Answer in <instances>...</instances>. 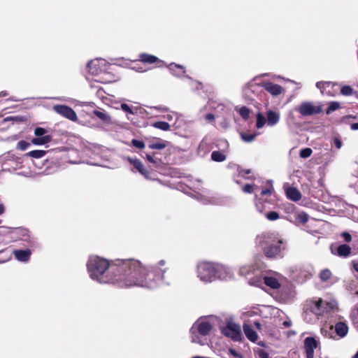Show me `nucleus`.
<instances>
[{"label": "nucleus", "instance_id": "4", "mask_svg": "<svg viewBox=\"0 0 358 358\" xmlns=\"http://www.w3.org/2000/svg\"><path fill=\"white\" fill-rule=\"evenodd\" d=\"M221 332L234 341H239L242 339L241 326L236 323L232 317L226 320L225 325L221 328Z\"/></svg>", "mask_w": 358, "mask_h": 358}, {"label": "nucleus", "instance_id": "41", "mask_svg": "<svg viewBox=\"0 0 358 358\" xmlns=\"http://www.w3.org/2000/svg\"><path fill=\"white\" fill-rule=\"evenodd\" d=\"M205 120L208 122L209 124L214 125L215 124V115L213 113H207L204 116Z\"/></svg>", "mask_w": 358, "mask_h": 358}, {"label": "nucleus", "instance_id": "52", "mask_svg": "<svg viewBox=\"0 0 358 358\" xmlns=\"http://www.w3.org/2000/svg\"><path fill=\"white\" fill-rule=\"evenodd\" d=\"M271 190L272 189L271 188H267V189H263L261 192V194L262 196H266V195H268V194H271Z\"/></svg>", "mask_w": 358, "mask_h": 358}, {"label": "nucleus", "instance_id": "60", "mask_svg": "<svg viewBox=\"0 0 358 358\" xmlns=\"http://www.w3.org/2000/svg\"><path fill=\"white\" fill-rule=\"evenodd\" d=\"M135 69L138 72H145L146 71V69H145L142 67H138V68H135Z\"/></svg>", "mask_w": 358, "mask_h": 358}, {"label": "nucleus", "instance_id": "25", "mask_svg": "<svg viewBox=\"0 0 358 358\" xmlns=\"http://www.w3.org/2000/svg\"><path fill=\"white\" fill-rule=\"evenodd\" d=\"M206 108L210 110H216L219 108H221L222 110L224 106L220 103H218L216 100L213 99V98H211L208 99Z\"/></svg>", "mask_w": 358, "mask_h": 358}, {"label": "nucleus", "instance_id": "11", "mask_svg": "<svg viewBox=\"0 0 358 358\" xmlns=\"http://www.w3.org/2000/svg\"><path fill=\"white\" fill-rule=\"evenodd\" d=\"M106 62L101 59H96L88 62L87 68L89 73L97 75L106 69Z\"/></svg>", "mask_w": 358, "mask_h": 358}, {"label": "nucleus", "instance_id": "18", "mask_svg": "<svg viewBox=\"0 0 358 358\" xmlns=\"http://www.w3.org/2000/svg\"><path fill=\"white\" fill-rule=\"evenodd\" d=\"M169 69L171 74L176 77H182L185 74V68L180 64L171 63L169 66Z\"/></svg>", "mask_w": 358, "mask_h": 358}, {"label": "nucleus", "instance_id": "54", "mask_svg": "<svg viewBox=\"0 0 358 358\" xmlns=\"http://www.w3.org/2000/svg\"><path fill=\"white\" fill-rule=\"evenodd\" d=\"M282 324L285 327H289L292 325V322L289 320H285L283 322Z\"/></svg>", "mask_w": 358, "mask_h": 358}, {"label": "nucleus", "instance_id": "34", "mask_svg": "<svg viewBox=\"0 0 358 358\" xmlns=\"http://www.w3.org/2000/svg\"><path fill=\"white\" fill-rule=\"evenodd\" d=\"M331 276V272L329 269H324L320 272V277L321 280L327 281L330 279Z\"/></svg>", "mask_w": 358, "mask_h": 358}, {"label": "nucleus", "instance_id": "42", "mask_svg": "<svg viewBox=\"0 0 358 358\" xmlns=\"http://www.w3.org/2000/svg\"><path fill=\"white\" fill-rule=\"evenodd\" d=\"M297 220L299 222H301L303 224H305L308 222V215L305 213H301L300 214L298 215L297 216Z\"/></svg>", "mask_w": 358, "mask_h": 358}, {"label": "nucleus", "instance_id": "51", "mask_svg": "<svg viewBox=\"0 0 358 358\" xmlns=\"http://www.w3.org/2000/svg\"><path fill=\"white\" fill-rule=\"evenodd\" d=\"M341 236L344 238L346 242H350L352 241V236L348 232H343Z\"/></svg>", "mask_w": 358, "mask_h": 358}, {"label": "nucleus", "instance_id": "57", "mask_svg": "<svg viewBox=\"0 0 358 358\" xmlns=\"http://www.w3.org/2000/svg\"><path fill=\"white\" fill-rule=\"evenodd\" d=\"M250 173V169H245V170H243L242 171L240 172V174L241 176H244L245 174H249Z\"/></svg>", "mask_w": 358, "mask_h": 358}, {"label": "nucleus", "instance_id": "14", "mask_svg": "<svg viewBox=\"0 0 358 358\" xmlns=\"http://www.w3.org/2000/svg\"><path fill=\"white\" fill-rule=\"evenodd\" d=\"M201 318H199L193 324L190 329L192 342L201 343Z\"/></svg>", "mask_w": 358, "mask_h": 358}, {"label": "nucleus", "instance_id": "17", "mask_svg": "<svg viewBox=\"0 0 358 358\" xmlns=\"http://www.w3.org/2000/svg\"><path fill=\"white\" fill-rule=\"evenodd\" d=\"M331 250L333 254L336 255L341 257H347L351 253V248L346 244H342L339 245L336 248V252L334 250L332 247L331 248Z\"/></svg>", "mask_w": 358, "mask_h": 358}, {"label": "nucleus", "instance_id": "26", "mask_svg": "<svg viewBox=\"0 0 358 358\" xmlns=\"http://www.w3.org/2000/svg\"><path fill=\"white\" fill-rule=\"evenodd\" d=\"M211 159L214 162H222L226 159V155L220 151H213L211 154Z\"/></svg>", "mask_w": 358, "mask_h": 358}, {"label": "nucleus", "instance_id": "39", "mask_svg": "<svg viewBox=\"0 0 358 358\" xmlns=\"http://www.w3.org/2000/svg\"><path fill=\"white\" fill-rule=\"evenodd\" d=\"M313 151L310 148H303L302 150H301L300 151V157L301 158H308L309 157L311 154H312Z\"/></svg>", "mask_w": 358, "mask_h": 358}, {"label": "nucleus", "instance_id": "20", "mask_svg": "<svg viewBox=\"0 0 358 358\" xmlns=\"http://www.w3.org/2000/svg\"><path fill=\"white\" fill-rule=\"evenodd\" d=\"M286 195L289 199L293 201H298L301 199V192L298 189L293 187H289L286 189Z\"/></svg>", "mask_w": 358, "mask_h": 358}, {"label": "nucleus", "instance_id": "46", "mask_svg": "<svg viewBox=\"0 0 358 358\" xmlns=\"http://www.w3.org/2000/svg\"><path fill=\"white\" fill-rule=\"evenodd\" d=\"M257 355L259 358H269L268 354L264 350L259 349L257 351Z\"/></svg>", "mask_w": 358, "mask_h": 358}, {"label": "nucleus", "instance_id": "44", "mask_svg": "<svg viewBox=\"0 0 358 358\" xmlns=\"http://www.w3.org/2000/svg\"><path fill=\"white\" fill-rule=\"evenodd\" d=\"M131 143H132V145L134 146H135L136 148H137L143 149V148H145V143L142 141H139V140H136V139H133Z\"/></svg>", "mask_w": 358, "mask_h": 358}, {"label": "nucleus", "instance_id": "64", "mask_svg": "<svg viewBox=\"0 0 358 358\" xmlns=\"http://www.w3.org/2000/svg\"><path fill=\"white\" fill-rule=\"evenodd\" d=\"M352 358H358V351L356 352V354L354 355Z\"/></svg>", "mask_w": 358, "mask_h": 358}, {"label": "nucleus", "instance_id": "12", "mask_svg": "<svg viewBox=\"0 0 358 358\" xmlns=\"http://www.w3.org/2000/svg\"><path fill=\"white\" fill-rule=\"evenodd\" d=\"M259 85L273 96H277L284 92L282 86L269 81L262 82Z\"/></svg>", "mask_w": 358, "mask_h": 358}, {"label": "nucleus", "instance_id": "55", "mask_svg": "<svg viewBox=\"0 0 358 358\" xmlns=\"http://www.w3.org/2000/svg\"><path fill=\"white\" fill-rule=\"evenodd\" d=\"M229 352L230 353L235 357H239V354L235 350H233V349H230L229 350Z\"/></svg>", "mask_w": 358, "mask_h": 358}, {"label": "nucleus", "instance_id": "35", "mask_svg": "<svg viewBox=\"0 0 358 358\" xmlns=\"http://www.w3.org/2000/svg\"><path fill=\"white\" fill-rule=\"evenodd\" d=\"M250 110L245 106H243L239 110L240 115L244 119L248 120L250 116Z\"/></svg>", "mask_w": 358, "mask_h": 358}, {"label": "nucleus", "instance_id": "24", "mask_svg": "<svg viewBox=\"0 0 358 358\" xmlns=\"http://www.w3.org/2000/svg\"><path fill=\"white\" fill-rule=\"evenodd\" d=\"M94 114L99 117L100 120H103L106 123H110L111 118L110 116L103 110H96L94 111Z\"/></svg>", "mask_w": 358, "mask_h": 358}, {"label": "nucleus", "instance_id": "48", "mask_svg": "<svg viewBox=\"0 0 358 358\" xmlns=\"http://www.w3.org/2000/svg\"><path fill=\"white\" fill-rule=\"evenodd\" d=\"M255 206H256L257 210L259 213H263V211L264 210V206L262 202L261 201V199H259V201H257L255 202Z\"/></svg>", "mask_w": 358, "mask_h": 358}, {"label": "nucleus", "instance_id": "1", "mask_svg": "<svg viewBox=\"0 0 358 358\" xmlns=\"http://www.w3.org/2000/svg\"><path fill=\"white\" fill-rule=\"evenodd\" d=\"M165 261L161 260L157 267L151 270L136 259L122 260L118 266H110L108 261L99 257H90L87 266L92 279L100 283H111L120 287L133 286L152 289L164 280L166 269H161Z\"/></svg>", "mask_w": 358, "mask_h": 358}, {"label": "nucleus", "instance_id": "7", "mask_svg": "<svg viewBox=\"0 0 358 358\" xmlns=\"http://www.w3.org/2000/svg\"><path fill=\"white\" fill-rule=\"evenodd\" d=\"M264 284L273 289H277L280 287L284 278L278 273H273L266 275L263 278Z\"/></svg>", "mask_w": 358, "mask_h": 358}, {"label": "nucleus", "instance_id": "43", "mask_svg": "<svg viewBox=\"0 0 358 358\" xmlns=\"http://www.w3.org/2000/svg\"><path fill=\"white\" fill-rule=\"evenodd\" d=\"M30 145L29 143L25 141H20L17 143V148L20 150H25Z\"/></svg>", "mask_w": 358, "mask_h": 358}, {"label": "nucleus", "instance_id": "53", "mask_svg": "<svg viewBox=\"0 0 358 358\" xmlns=\"http://www.w3.org/2000/svg\"><path fill=\"white\" fill-rule=\"evenodd\" d=\"M356 119V117L354 116V115H346V116H344L342 120H341V122H345V120L347 119Z\"/></svg>", "mask_w": 358, "mask_h": 358}, {"label": "nucleus", "instance_id": "16", "mask_svg": "<svg viewBox=\"0 0 358 358\" xmlns=\"http://www.w3.org/2000/svg\"><path fill=\"white\" fill-rule=\"evenodd\" d=\"M243 331L247 338L251 342H256L258 339L257 332L253 329L252 326L249 323H244L243 326Z\"/></svg>", "mask_w": 358, "mask_h": 358}, {"label": "nucleus", "instance_id": "56", "mask_svg": "<svg viewBox=\"0 0 358 358\" xmlns=\"http://www.w3.org/2000/svg\"><path fill=\"white\" fill-rule=\"evenodd\" d=\"M350 128L352 130H357L358 129V123H353L351 124Z\"/></svg>", "mask_w": 358, "mask_h": 358}, {"label": "nucleus", "instance_id": "63", "mask_svg": "<svg viewBox=\"0 0 358 358\" xmlns=\"http://www.w3.org/2000/svg\"><path fill=\"white\" fill-rule=\"evenodd\" d=\"M354 268L355 271L358 272V263L354 264Z\"/></svg>", "mask_w": 358, "mask_h": 358}, {"label": "nucleus", "instance_id": "58", "mask_svg": "<svg viewBox=\"0 0 358 358\" xmlns=\"http://www.w3.org/2000/svg\"><path fill=\"white\" fill-rule=\"evenodd\" d=\"M254 325H255V327L257 329H261L262 324H261V323H260V322H257V321H255V322H254Z\"/></svg>", "mask_w": 358, "mask_h": 358}, {"label": "nucleus", "instance_id": "22", "mask_svg": "<svg viewBox=\"0 0 358 358\" xmlns=\"http://www.w3.org/2000/svg\"><path fill=\"white\" fill-rule=\"evenodd\" d=\"M129 161L131 164H132L134 167L143 176L145 177H148L149 173L148 171L145 169L143 164L142 162L138 159H132L129 158Z\"/></svg>", "mask_w": 358, "mask_h": 358}, {"label": "nucleus", "instance_id": "33", "mask_svg": "<svg viewBox=\"0 0 358 358\" xmlns=\"http://www.w3.org/2000/svg\"><path fill=\"white\" fill-rule=\"evenodd\" d=\"M148 148L150 149L162 150L166 148V144L163 141L150 143Z\"/></svg>", "mask_w": 358, "mask_h": 358}, {"label": "nucleus", "instance_id": "19", "mask_svg": "<svg viewBox=\"0 0 358 358\" xmlns=\"http://www.w3.org/2000/svg\"><path fill=\"white\" fill-rule=\"evenodd\" d=\"M15 257L20 262H27L31 256L30 250H16L13 251Z\"/></svg>", "mask_w": 358, "mask_h": 358}, {"label": "nucleus", "instance_id": "10", "mask_svg": "<svg viewBox=\"0 0 358 358\" xmlns=\"http://www.w3.org/2000/svg\"><path fill=\"white\" fill-rule=\"evenodd\" d=\"M53 110L62 116L71 120L76 121L78 120L76 112L69 106L65 105H55Z\"/></svg>", "mask_w": 358, "mask_h": 358}, {"label": "nucleus", "instance_id": "29", "mask_svg": "<svg viewBox=\"0 0 358 358\" xmlns=\"http://www.w3.org/2000/svg\"><path fill=\"white\" fill-rule=\"evenodd\" d=\"M152 127L162 131H168L170 129V125L167 122L162 121L154 122Z\"/></svg>", "mask_w": 358, "mask_h": 358}, {"label": "nucleus", "instance_id": "32", "mask_svg": "<svg viewBox=\"0 0 358 358\" xmlns=\"http://www.w3.org/2000/svg\"><path fill=\"white\" fill-rule=\"evenodd\" d=\"M253 270V268L250 266H243L239 269V273L241 275L246 276L250 274Z\"/></svg>", "mask_w": 358, "mask_h": 358}, {"label": "nucleus", "instance_id": "2", "mask_svg": "<svg viewBox=\"0 0 358 358\" xmlns=\"http://www.w3.org/2000/svg\"><path fill=\"white\" fill-rule=\"evenodd\" d=\"M257 243L268 258H282L287 250V241L278 234L264 232L257 237Z\"/></svg>", "mask_w": 358, "mask_h": 358}, {"label": "nucleus", "instance_id": "3", "mask_svg": "<svg viewBox=\"0 0 358 358\" xmlns=\"http://www.w3.org/2000/svg\"><path fill=\"white\" fill-rule=\"evenodd\" d=\"M232 276L229 268L218 264L203 262V282H212L216 279L227 280Z\"/></svg>", "mask_w": 358, "mask_h": 358}, {"label": "nucleus", "instance_id": "31", "mask_svg": "<svg viewBox=\"0 0 358 358\" xmlns=\"http://www.w3.org/2000/svg\"><path fill=\"white\" fill-rule=\"evenodd\" d=\"M256 136L257 135L255 134H247V133H241V139L246 143L252 142L255 140Z\"/></svg>", "mask_w": 358, "mask_h": 358}, {"label": "nucleus", "instance_id": "15", "mask_svg": "<svg viewBox=\"0 0 358 358\" xmlns=\"http://www.w3.org/2000/svg\"><path fill=\"white\" fill-rule=\"evenodd\" d=\"M266 124L268 127L275 126L280 121V113L278 111L273 110H268L266 113Z\"/></svg>", "mask_w": 358, "mask_h": 358}, {"label": "nucleus", "instance_id": "62", "mask_svg": "<svg viewBox=\"0 0 358 358\" xmlns=\"http://www.w3.org/2000/svg\"><path fill=\"white\" fill-rule=\"evenodd\" d=\"M166 118L168 120H169V121H170V120H171L173 119V115H172L169 114V115H166Z\"/></svg>", "mask_w": 358, "mask_h": 358}, {"label": "nucleus", "instance_id": "23", "mask_svg": "<svg viewBox=\"0 0 358 358\" xmlns=\"http://www.w3.org/2000/svg\"><path fill=\"white\" fill-rule=\"evenodd\" d=\"M140 61L143 63L154 64L158 61V58L154 55L142 53L139 55Z\"/></svg>", "mask_w": 358, "mask_h": 358}, {"label": "nucleus", "instance_id": "21", "mask_svg": "<svg viewBox=\"0 0 358 358\" xmlns=\"http://www.w3.org/2000/svg\"><path fill=\"white\" fill-rule=\"evenodd\" d=\"M335 332L340 338L345 337L348 332V325L343 322H338L335 324Z\"/></svg>", "mask_w": 358, "mask_h": 358}, {"label": "nucleus", "instance_id": "30", "mask_svg": "<svg viewBox=\"0 0 358 358\" xmlns=\"http://www.w3.org/2000/svg\"><path fill=\"white\" fill-rule=\"evenodd\" d=\"M121 109L129 114H137L138 113V108H131L129 105L127 103H122L120 106Z\"/></svg>", "mask_w": 358, "mask_h": 358}, {"label": "nucleus", "instance_id": "13", "mask_svg": "<svg viewBox=\"0 0 358 358\" xmlns=\"http://www.w3.org/2000/svg\"><path fill=\"white\" fill-rule=\"evenodd\" d=\"M219 322V318L215 315L203 316V335L208 334L213 327Z\"/></svg>", "mask_w": 358, "mask_h": 358}, {"label": "nucleus", "instance_id": "27", "mask_svg": "<svg viewBox=\"0 0 358 358\" xmlns=\"http://www.w3.org/2000/svg\"><path fill=\"white\" fill-rule=\"evenodd\" d=\"M46 154V151L41 150H32L27 152L25 155L36 159H40L43 157Z\"/></svg>", "mask_w": 358, "mask_h": 358}, {"label": "nucleus", "instance_id": "6", "mask_svg": "<svg viewBox=\"0 0 358 358\" xmlns=\"http://www.w3.org/2000/svg\"><path fill=\"white\" fill-rule=\"evenodd\" d=\"M302 116H311L319 114L322 112V107L319 105H314L312 102L304 101L295 108Z\"/></svg>", "mask_w": 358, "mask_h": 358}, {"label": "nucleus", "instance_id": "40", "mask_svg": "<svg viewBox=\"0 0 358 358\" xmlns=\"http://www.w3.org/2000/svg\"><path fill=\"white\" fill-rule=\"evenodd\" d=\"M341 92L343 95L349 96L352 94L353 89L350 86L345 85L341 88Z\"/></svg>", "mask_w": 358, "mask_h": 358}, {"label": "nucleus", "instance_id": "59", "mask_svg": "<svg viewBox=\"0 0 358 358\" xmlns=\"http://www.w3.org/2000/svg\"><path fill=\"white\" fill-rule=\"evenodd\" d=\"M5 208L3 204H0V215L4 213Z\"/></svg>", "mask_w": 358, "mask_h": 358}, {"label": "nucleus", "instance_id": "47", "mask_svg": "<svg viewBox=\"0 0 358 358\" xmlns=\"http://www.w3.org/2000/svg\"><path fill=\"white\" fill-rule=\"evenodd\" d=\"M352 317L354 324L358 327V308L353 311Z\"/></svg>", "mask_w": 358, "mask_h": 358}, {"label": "nucleus", "instance_id": "38", "mask_svg": "<svg viewBox=\"0 0 358 358\" xmlns=\"http://www.w3.org/2000/svg\"><path fill=\"white\" fill-rule=\"evenodd\" d=\"M340 108V103L338 102L333 101L331 102L328 108L327 109V114H330L333 111L338 109Z\"/></svg>", "mask_w": 358, "mask_h": 358}, {"label": "nucleus", "instance_id": "8", "mask_svg": "<svg viewBox=\"0 0 358 358\" xmlns=\"http://www.w3.org/2000/svg\"><path fill=\"white\" fill-rule=\"evenodd\" d=\"M48 131L42 127H36L34 130L35 138H32L31 143L36 145H42L50 143L52 137L47 134Z\"/></svg>", "mask_w": 358, "mask_h": 358}, {"label": "nucleus", "instance_id": "50", "mask_svg": "<svg viewBox=\"0 0 358 358\" xmlns=\"http://www.w3.org/2000/svg\"><path fill=\"white\" fill-rule=\"evenodd\" d=\"M334 144L338 149H340L343 145L341 140L338 137L334 138Z\"/></svg>", "mask_w": 358, "mask_h": 358}, {"label": "nucleus", "instance_id": "9", "mask_svg": "<svg viewBox=\"0 0 358 358\" xmlns=\"http://www.w3.org/2000/svg\"><path fill=\"white\" fill-rule=\"evenodd\" d=\"M306 358H314L315 350L319 346V339L309 336L306 337L303 342Z\"/></svg>", "mask_w": 358, "mask_h": 358}, {"label": "nucleus", "instance_id": "45", "mask_svg": "<svg viewBox=\"0 0 358 358\" xmlns=\"http://www.w3.org/2000/svg\"><path fill=\"white\" fill-rule=\"evenodd\" d=\"M330 85L329 82H317L316 83V87L320 90L321 92L323 93V89L325 88L326 86H329Z\"/></svg>", "mask_w": 358, "mask_h": 358}, {"label": "nucleus", "instance_id": "36", "mask_svg": "<svg viewBox=\"0 0 358 358\" xmlns=\"http://www.w3.org/2000/svg\"><path fill=\"white\" fill-rule=\"evenodd\" d=\"M265 217L270 221L277 220L280 217L279 213L275 211H270L266 213Z\"/></svg>", "mask_w": 358, "mask_h": 358}, {"label": "nucleus", "instance_id": "28", "mask_svg": "<svg viewBox=\"0 0 358 358\" xmlns=\"http://www.w3.org/2000/svg\"><path fill=\"white\" fill-rule=\"evenodd\" d=\"M266 123V117H265L261 113L257 114L256 127L257 129L262 128Z\"/></svg>", "mask_w": 358, "mask_h": 358}, {"label": "nucleus", "instance_id": "37", "mask_svg": "<svg viewBox=\"0 0 358 358\" xmlns=\"http://www.w3.org/2000/svg\"><path fill=\"white\" fill-rule=\"evenodd\" d=\"M146 159L150 162V163H152L156 166H159L161 161L159 159L155 157L153 155L150 154H146L145 156Z\"/></svg>", "mask_w": 358, "mask_h": 358}, {"label": "nucleus", "instance_id": "49", "mask_svg": "<svg viewBox=\"0 0 358 358\" xmlns=\"http://www.w3.org/2000/svg\"><path fill=\"white\" fill-rule=\"evenodd\" d=\"M243 191L245 193H252L253 192V185L247 184L243 187Z\"/></svg>", "mask_w": 358, "mask_h": 358}, {"label": "nucleus", "instance_id": "5", "mask_svg": "<svg viewBox=\"0 0 358 358\" xmlns=\"http://www.w3.org/2000/svg\"><path fill=\"white\" fill-rule=\"evenodd\" d=\"M325 309L324 301L321 299L306 301L304 305V313L306 315L313 313L317 318L324 314Z\"/></svg>", "mask_w": 358, "mask_h": 358}, {"label": "nucleus", "instance_id": "61", "mask_svg": "<svg viewBox=\"0 0 358 358\" xmlns=\"http://www.w3.org/2000/svg\"><path fill=\"white\" fill-rule=\"evenodd\" d=\"M250 284L252 285H255V286H258L259 285L257 283V282L255 281V279L253 280H251L250 282Z\"/></svg>", "mask_w": 358, "mask_h": 358}]
</instances>
